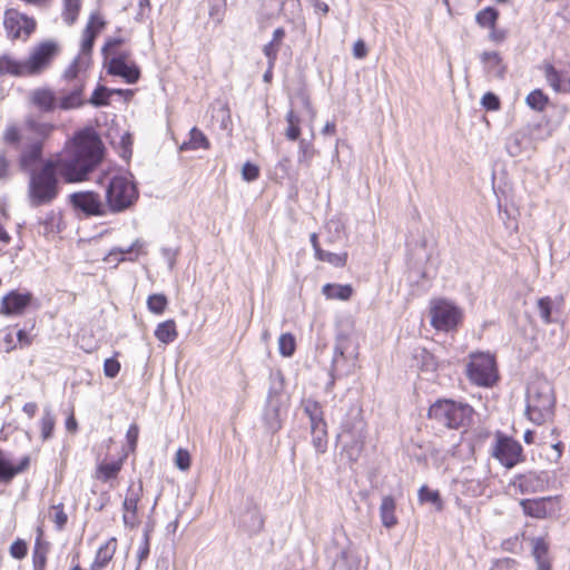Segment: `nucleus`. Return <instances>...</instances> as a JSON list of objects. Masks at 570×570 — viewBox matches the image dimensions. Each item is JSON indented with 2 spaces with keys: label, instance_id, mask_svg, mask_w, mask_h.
Listing matches in <instances>:
<instances>
[{
  "label": "nucleus",
  "instance_id": "obj_32",
  "mask_svg": "<svg viewBox=\"0 0 570 570\" xmlns=\"http://www.w3.org/2000/svg\"><path fill=\"white\" fill-rule=\"evenodd\" d=\"M42 531L38 529V538L36 540L35 549L32 552L33 570H46L48 543L41 541Z\"/></svg>",
  "mask_w": 570,
  "mask_h": 570
},
{
  "label": "nucleus",
  "instance_id": "obj_2",
  "mask_svg": "<svg viewBox=\"0 0 570 570\" xmlns=\"http://www.w3.org/2000/svg\"><path fill=\"white\" fill-rule=\"evenodd\" d=\"M81 60L70 63L65 70L61 85L57 90L39 87L29 92V101L42 114L56 110L68 111L81 108L85 102L86 77L79 75Z\"/></svg>",
  "mask_w": 570,
  "mask_h": 570
},
{
  "label": "nucleus",
  "instance_id": "obj_51",
  "mask_svg": "<svg viewBox=\"0 0 570 570\" xmlns=\"http://www.w3.org/2000/svg\"><path fill=\"white\" fill-rule=\"evenodd\" d=\"M304 411L309 417L311 425L318 423V421H324L321 406L317 402L307 401L304 405Z\"/></svg>",
  "mask_w": 570,
  "mask_h": 570
},
{
  "label": "nucleus",
  "instance_id": "obj_22",
  "mask_svg": "<svg viewBox=\"0 0 570 570\" xmlns=\"http://www.w3.org/2000/svg\"><path fill=\"white\" fill-rule=\"evenodd\" d=\"M29 464L30 458L28 455L21 458L18 464H13L8 454L0 450V481H11L17 474L27 470Z\"/></svg>",
  "mask_w": 570,
  "mask_h": 570
},
{
  "label": "nucleus",
  "instance_id": "obj_62",
  "mask_svg": "<svg viewBox=\"0 0 570 570\" xmlns=\"http://www.w3.org/2000/svg\"><path fill=\"white\" fill-rule=\"evenodd\" d=\"M161 255L166 259L169 271H173L175 267V264H176L178 250L168 248V247H164V248H161Z\"/></svg>",
  "mask_w": 570,
  "mask_h": 570
},
{
  "label": "nucleus",
  "instance_id": "obj_53",
  "mask_svg": "<svg viewBox=\"0 0 570 570\" xmlns=\"http://www.w3.org/2000/svg\"><path fill=\"white\" fill-rule=\"evenodd\" d=\"M175 464L181 471H187L190 468V454L185 449H178L175 455Z\"/></svg>",
  "mask_w": 570,
  "mask_h": 570
},
{
  "label": "nucleus",
  "instance_id": "obj_49",
  "mask_svg": "<svg viewBox=\"0 0 570 570\" xmlns=\"http://www.w3.org/2000/svg\"><path fill=\"white\" fill-rule=\"evenodd\" d=\"M314 154L315 150L312 142L306 139H301L298 144V163L309 166Z\"/></svg>",
  "mask_w": 570,
  "mask_h": 570
},
{
  "label": "nucleus",
  "instance_id": "obj_37",
  "mask_svg": "<svg viewBox=\"0 0 570 570\" xmlns=\"http://www.w3.org/2000/svg\"><path fill=\"white\" fill-rule=\"evenodd\" d=\"M122 466L121 461L101 463L97 469V479L108 482L116 479Z\"/></svg>",
  "mask_w": 570,
  "mask_h": 570
},
{
  "label": "nucleus",
  "instance_id": "obj_10",
  "mask_svg": "<svg viewBox=\"0 0 570 570\" xmlns=\"http://www.w3.org/2000/svg\"><path fill=\"white\" fill-rule=\"evenodd\" d=\"M357 351L346 337L337 338L332 358L331 375L333 379L351 374L356 367ZM334 384L332 380L328 386Z\"/></svg>",
  "mask_w": 570,
  "mask_h": 570
},
{
  "label": "nucleus",
  "instance_id": "obj_41",
  "mask_svg": "<svg viewBox=\"0 0 570 570\" xmlns=\"http://www.w3.org/2000/svg\"><path fill=\"white\" fill-rule=\"evenodd\" d=\"M525 102L531 109L543 111L549 102V98L542 90L535 89L527 96Z\"/></svg>",
  "mask_w": 570,
  "mask_h": 570
},
{
  "label": "nucleus",
  "instance_id": "obj_60",
  "mask_svg": "<svg viewBox=\"0 0 570 570\" xmlns=\"http://www.w3.org/2000/svg\"><path fill=\"white\" fill-rule=\"evenodd\" d=\"M481 104L488 110H498L500 108V100L498 96L492 92L484 94Z\"/></svg>",
  "mask_w": 570,
  "mask_h": 570
},
{
  "label": "nucleus",
  "instance_id": "obj_33",
  "mask_svg": "<svg viewBox=\"0 0 570 570\" xmlns=\"http://www.w3.org/2000/svg\"><path fill=\"white\" fill-rule=\"evenodd\" d=\"M155 336L159 342L164 344L174 342L178 336L175 321L167 320L163 323H159L155 330Z\"/></svg>",
  "mask_w": 570,
  "mask_h": 570
},
{
  "label": "nucleus",
  "instance_id": "obj_44",
  "mask_svg": "<svg viewBox=\"0 0 570 570\" xmlns=\"http://www.w3.org/2000/svg\"><path fill=\"white\" fill-rule=\"evenodd\" d=\"M498 11L494 8L488 7L476 13L475 20L483 28L493 29L498 20Z\"/></svg>",
  "mask_w": 570,
  "mask_h": 570
},
{
  "label": "nucleus",
  "instance_id": "obj_35",
  "mask_svg": "<svg viewBox=\"0 0 570 570\" xmlns=\"http://www.w3.org/2000/svg\"><path fill=\"white\" fill-rule=\"evenodd\" d=\"M414 358L422 371L434 372L439 367L436 357L425 348H416Z\"/></svg>",
  "mask_w": 570,
  "mask_h": 570
},
{
  "label": "nucleus",
  "instance_id": "obj_12",
  "mask_svg": "<svg viewBox=\"0 0 570 570\" xmlns=\"http://www.w3.org/2000/svg\"><path fill=\"white\" fill-rule=\"evenodd\" d=\"M59 50L58 43L52 40H47L36 46L26 60L28 76L39 75L49 68Z\"/></svg>",
  "mask_w": 570,
  "mask_h": 570
},
{
  "label": "nucleus",
  "instance_id": "obj_27",
  "mask_svg": "<svg viewBox=\"0 0 570 570\" xmlns=\"http://www.w3.org/2000/svg\"><path fill=\"white\" fill-rule=\"evenodd\" d=\"M26 67V60L20 61L9 55L0 56V75L24 77L28 76Z\"/></svg>",
  "mask_w": 570,
  "mask_h": 570
},
{
  "label": "nucleus",
  "instance_id": "obj_42",
  "mask_svg": "<svg viewBox=\"0 0 570 570\" xmlns=\"http://www.w3.org/2000/svg\"><path fill=\"white\" fill-rule=\"evenodd\" d=\"M55 424V415L51 413L49 407H46L43 410V415L40 420L41 439L43 441H47L52 438Z\"/></svg>",
  "mask_w": 570,
  "mask_h": 570
},
{
  "label": "nucleus",
  "instance_id": "obj_23",
  "mask_svg": "<svg viewBox=\"0 0 570 570\" xmlns=\"http://www.w3.org/2000/svg\"><path fill=\"white\" fill-rule=\"evenodd\" d=\"M118 542L115 537L101 544L95 556L89 570H105L117 551Z\"/></svg>",
  "mask_w": 570,
  "mask_h": 570
},
{
  "label": "nucleus",
  "instance_id": "obj_34",
  "mask_svg": "<svg viewBox=\"0 0 570 570\" xmlns=\"http://www.w3.org/2000/svg\"><path fill=\"white\" fill-rule=\"evenodd\" d=\"M532 553L535 559L538 570L551 569L548 558V544L543 539L539 538L534 540Z\"/></svg>",
  "mask_w": 570,
  "mask_h": 570
},
{
  "label": "nucleus",
  "instance_id": "obj_1",
  "mask_svg": "<svg viewBox=\"0 0 570 570\" xmlns=\"http://www.w3.org/2000/svg\"><path fill=\"white\" fill-rule=\"evenodd\" d=\"M55 129L53 124L29 115L23 119L21 128L10 124L3 131V141L20 149L21 170L30 175L28 200L31 207L49 205L58 197L59 174L68 183L85 180L102 157L100 138L87 128L75 135L62 154L46 159L35 169V165L42 158L45 141Z\"/></svg>",
  "mask_w": 570,
  "mask_h": 570
},
{
  "label": "nucleus",
  "instance_id": "obj_63",
  "mask_svg": "<svg viewBox=\"0 0 570 570\" xmlns=\"http://www.w3.org/2000/svg\"><path fill=\"white\" fill-rule=\"evenodd\" d=\"M353 56L356 59H363L367 56V48H366L365 42L362 39H358L357 41H355V43L353 46Z\"/></svg>",
  "mask_w": 570,
  "mask_h": 570
},
{
  "label": "nucleus",
  "instance_id": "obj_52",
  "mask_svg": "<svg viewBox=\"0 0 570 570\" xmlns=\"http://www.w3.org/2000/svg\"><path fill=\"white\" fill-rule=\"evenodd\" d=\"M281 46H282V43L274 42L273 40H271L268 43H266L263 47V52H264L265 57L267 58V62H268V65H271V67L275 66Z\"/></svg>",
  "mask_w": 570,
  "mask_h": 570
},
{
  "label": "nucleus",
  "instance_id": "obj_26",
  "mask_svg": "<svg viewBox=\"0 0 570 570\" xmlns=\"http://www.w3.org/2000/svg\"><path fill=\"white\" fill-rule=\"evenodd\" d=\"M481 60L488 73L502 79L505 75V66L502 62L500 55L495 51H484L481 55Z\"/></svg>",
  "mask_w": 570,
  "mask_h": 570
},
{
  "label": "nucleus",
  "instance_id": "obj_46",
  "mask_svg": "<svg viewBox=\"0 0 570 570\" xmlns=\"http://www.w3.org/2000/svg\"><path fill=\"white\" fill-rule=\"evenodd\" d=\"M296 348L295 337L291 333H284L278 338V351L285 356L289 357L294 354Z\"/></svg>",
  "mask_w": 570,
  "mask_h": 570
},
{
  "label": "nucleus",
  "instance_id": "obj_17",
  "mask_svg": "<svg viewBox=\"0 0 570 570\" xmlns=\"http://www.w3.org/2000/svg\"><path fill=\"white\" fill-rule=\"evenodd\" d=\"M238 523L248 534H257L263 530L265 519L259 505L253 499L246 500L245 508L239 514Z\"/></svg>",
  "mask_w": 570,
  "mask_h": 570
},
{
  "label": "nucleus",
  "instance_id": "obj_45",
  "mask_svg": "<svg viewBox=\"0 0 570 570\" xmlns=\"http://www.w3.org/2000/svg\"><path fill=\"white\" fill-rule=\"evenodd\" d=\"M146 248L147 243L140 238H137L129 247L122 248V252H125V256H127V262H136L140 255L147 254Z\"/></svg>",
  "mask_w": 570,
  "mask_h": 570
},
{
  "label": "nucleus",
  "instance_id": "obj_21",
  "mask_svg": "<svg viewBox=\"0 0 570 570\" xmlns=\"http://www.w3.org/2000/svg\"><path fill=\"white\" fill-rule=\"evenodd\" d=\"M108 73L119 76L128 83H136L140 71L135 63H127L124 56L112 57L108 63Z\"/></svg>",
  "mask_w": 570,
  "mask_h": 570
},
{
  "label": "nucleus",
  "instance_id": "obj_11",
  "mask_svg": "<svg viewBox=\"0 0 570 570\" xmlns=\"http://www.w3.org/2000/svg\"><path fill=\"white\" fill-rule=\"evenodd\" d=\"M491 454L507 469H513L525 461L522 445L517 440L501 432L495 434V442L492 445Z\"/></svg>",
  "mask_w": 570,
  "mask_h": 570
},
{
  "label": "nucleus",
  "instance_id": "obj_59",
  "mask_svg": "<svg viewBox=\"0 0 570 570\" xmlns=\"http://www.w3.org/2000/svg\"><path fill=\"white\" fill-rule=\"evenodd\" d=\"M120 371V363L116 358H107L104 363V373L107 377L114 379Z\"/></svg>",
  "mask_w": 570,
  "mask_h": 570
},
{
  "label": "nucleus",
  "instance_id": "obj_58",
  "mask_svg": "<svg viewBox=\"0 0 570 570\" xmlns=\"http://www.w3.org/2000/svg\"><path fill=\"white\" fill-rule=\"evenodd\" d=\"M27 544L24 541L18 539L10 546V554L14 559H22L27 554Z\"/></svg>",
  "mask_w": 570,
  "mask_h": 570
},
{
  "label": "nucleus",
  "instance_id": "obj_47",
  "mask_svg": "<svg viewBox=\"0 0 570 570\" xmlns=\"http://www.w3.org/2000/svg\"><path fill=\"white\" fill-rule=\"evenodd\" d=\"M167 305L168 301L164 294H153L147 299L148 309L156 315L163 314Z\"/></svg>",
  "mask_w": 570,
  "mask_h": 570
},
{
  "label": "nucleus",
  "instance_id": "obj_55",
  "mask_svg": "<svg viewBox=\"0 0 570 570\" xmlns=\"http://www.w3.org/2000/svg\"><path fill=\"white\" fill-rule=\"evenodd\" d=\"M106 263H114L115 267L122 262H127V256H125V252H122L121 247H114L109 250L107 256L104 258Z\"/></svg>",
  "mask_w": 570,
  "mask_h": 570
},
{
  "label": "nucleus",
  "instance_id": "obj_36",
  "mask_svg": "<svg viewBox=\"0 0 570 570\" xmlns=\"http://www.w3.org/2000/svg\"><path fill=\"white\" fill-rule=\"evenodd\" d=\"M537 309L539 316L544 324L556 323L557 320L552 316L554 311V302L550 296H544L538 299Z\"/></svg>",
  "mask_w": 570,
  "mask_h": 570
},
{
  "label": "nucleus",
  "instance_id": "obj_64",
  "mask_svg": "<svg viewBox=\"0 0 570 570\" xmlns=\"http://www.w3.org/2000/svg\"><path fill=\"white\" fill-rule=\"evenodd\" d=\"M515 564H517L515 560L510 559V558H504V559L495 561L492 569H490V570H495V569L511 570Z\"/></svg>",
  "mask_w": 570,
  "mask_h": 570
},
{
  "label": "nucleus",
  "instance_id": "obj_30",
  "mask_svg": "<svg viewBox=\"0 0 570 570\" xmlns=\"http://www.w3.org/2000/svg\"><path fill=\"white\" fill-rule=\"evenodd\" d=\"M312 443L317 453H325L327 450V424L325 421L311 425Z\"/></svg>",
  "mask_w": 570,
  "mask_h": 570
},
{
  "label": "nucleus",
  "instance_id": "obj_7",
  "mask_svg": "<svg viewBox=\"0 0 570 570\" xmlns=\"http://www.w3.org/2000/svg\"><path fill=\"white\" fill-rule=\"evenodd\" d=\"M136 185L126 176H115L106 189V207L110 213H120L138 199Z\"/></svg>",
  "mask_w": 570,
  "mask_h": 570
},
{
  "label": "nucleus",
  "instance_id": "obj_15",
  "mask_svg": "<svg viewBox=\"0 0 570 570\" xmlns=\"http://www.w3.org/2000/svg\"><path fill=\"white\" fill-rule=\"evenodd\" d=\"M70 203L75 209L86 216H104L108 213L106 204L94 191H79L70 195Z\"/></svg>",
  "mask_w": 570,
  "mask_h": 570
},
{
  "label": "nucleus",
  "instance_id": "obj_25",
  "mask_svg": "<svg viewBox=\"0 0 570 570\" xmlns=\"http://www.w3.org/2000/svg\"><path fill=\"white\" fill-rule=\"evenodd\" d=\"M530 146L528 130L522 129L512 134L507 140V151L511 157H517Z\"/></svg>",
  "mask_w": 570,
  "mask_h": 570
},
{
  "label": "nucleus",
  "instance_id": "obj_19",
  "mask_svg": "<svg viewBox=\"0 0 570 570\" xmlns=\"http://www.w3.org/2000/svg\"><path fill=\"white\" fill-rule=\"evenodd\" d=\"M142 495V484L139 482L137 487L131 484L128 490L127 494L125 497V500L122 502V521L125 527H128L130 529L136 528L139 524L137 510H138V503Z\"/></svg>",
  "mask_w": 570,
  "mask_h": 570
},
{
  "label": "nucleus",
  "instance_id": "obj_56",
  "mask_svg": "<svg viewBox=\"0 0 570 570\" xmlns=\"http://www.w3.org/2000/svg\"><path fill=\"white\" fill-rule=\"evenodd\" d=\"M242 177L246 181H254L259 177V168L256 165L247 161L243 165Z\"/></svg>",
  "mask_w": 570,
  "mask_h": 570
},
{
  "label": "nucleus",
  "instance_id": "obj_31",
  "mask_svg": "<svg viewBox=\"0 0 570 570\" xmlns=\"http://www.w3.org/2000/svg\"><path fill=\"white\" fill-rule=\"evenodd\" d=\"M322 293L327 299L347 301L353 294V288L348 284H325Z\"/></svg>",
  "mask_w": 570,
  "mask_h": 570
},
{
  "label": "nucleus",
  "instance_id": "obj_9",
  "mask_svg": "<svg viewBox=\"0 0 570 570\" xmlns=\"http://www.w3.org/2000/svg\"><path fill=\"white\" fill-rule=\"evenodd\" d=\"M465 374L472 384L483 387L494 385L499 379L494 357L482 352L470 355Z\"/></svg>",
  "mask_w": 570,
  "mask_h": 570
},
{
  "label": "nucleus",
  "instance_id": "obj_5",
  "mask_svg": "<svg viewBox=\"0 0 570 570\" xmlns=\"http://www.w3.org/2000/svg\"><path fill=\"white\" fill-rule=\"evenodd\" d=\"M474 410L466 403L439 400L429 409V417L448 429H460L472 422Z\"/></svg>",
  "mask_w": 570,
  "mask_h": 570
},
{
  "label": "nucleus",
  "instance_id": "obj_48",
  "mask_svg": "<svg viewBox=\"0 0 570 570\" xmlns=\"http://www.w3.org/2000/svg\"><path fill=\"white\" fill-rule=\"evenodd\" d=\"M80 10V0H63V20L68 24H72L79 13Z\"/></svg>",
  "mask_w": 570,
  "mask_h": 570
},
{
  "label": "nucleus",
  "instance_id": "obj_20",
  "mask_svg": "<svg viewBox=\"0 0 570 570\" xmlns=\"http://www.w3.org/2000/svg\"><path fill=\"white\" fill-rule=\"evenodd\" d=\"M32 295L28 292L20 293L11 291L2 297L0 303V314L4 316L22 315L27 306L30 304Z\"/></svg>",
  "mask_w": 570,
  "mask_h": 570
},
{
  "label": "nucleus",
  "instance_id": "obj_39",
  "mask_svg": "<svg viewBox=\"0 0 570 570\" xmlns=\"http://www.w3.org/2000/svg\"><path fill=\"white\" fill-rule=\"evenodd\" d=\"M419 501L421 503H431L438 511L443 509V501L438 490H431L428 485H422L419 490Z\"/></svg>",
  "mask_w": 570,
  "mask_h": 570
},
{
  "label": "nucleus",
  "instance_id": "obj_38",
  "mask_svg": "<svg viewBox=\"0 0 570 570\" xmlns=\"http://www.w3.org/2000/svg\"><path fill=\"white\" fill-rule=\"evenodd\" d=\"M287 129L285 136L288 140H298L301 136V117L291 109L286 115Z\"/></svg>",
  "mask_w": 570,
  "mask_h": 570
},
{
  "label": "nucleus",
  "instance_id": "obj_6",
  "mask_svg": "<svg viewBox=\"0 0 570 570\" xmlns=\"http://www.w3.org/2000/svg\"><path fill=\"white\" fill-rule=\"evenodd\" d=\"M430 318L433 328L450 333L458 330L464 318V312L451 299L434 298L430 303Z\"/></svg>",
  "mask_w": 570,
  "mask_h": 570
},
{
  "label": "nucleus",
  "instance_id": "obj_28",
  "mask_svg": "<svg viewBox=\"0 0 570 570\" xmlns=\"http://www.w3.org/2000/svg\"><path fill=\"white\" fill-rule=\"evenodd\" d=\"M210 142L205 134L199 130L197 127H193L189 131L188 140L184 141L179 146L180 151L187 150H198V149H209Z\"/></svg>",
  "mask_w": 570,
  "mask_h": 570
},
{
  "label": "nucleus",
  "instance_id": "obj_3",
  "mask_svg": "<svg viewBox=\"0 0 570 570\" xmlns=\"http://www.w3.org/2000/svg\"><path fill=\"white\" fill-rule=\"evenodd\" d=\"M556 395L550 381L544 377L532 380L527 387L525 414L537 425L551 420L554 413Z\"/></svg>",
  "mask_w": 570,
  "mask_h": 570
},
{
  "label": "nucleus",
  "instance_id": "obj_50",
  "mask_svg": "<svg viewBox=\"0 0 570 570\" xmlns=\"http://www.w3.org/2000/svg\"><path fill=\"white\" fill-rule=\"evenodd\" d=\"M227 2L226 0H208L209 17L216 22L223 21Z\"/></svg>",
  "mask_w": 570,
  "mask_h": 570
},
{
  "label": "nucleus",
  "instance_id": "obj_18",
  "mask_svg": "<svg viewBox=\"0 0 570 570\" xmlns=\"http://www.w3.org/2000/svg\"><path fill=\"white\" fill-rule=\"evenodd\" d=\"M520 505L525 515L537 519L549 518L559 510L558 500L552 497L523 499L520 501Z\"/></svg>",
  "mask_w": 570,
  "mask_h": 570
},
{
  "label": "nucleus",
  "instance_id": "obj_4",
  "mask_svg": "<svg viewBox=\"0 0 570 570\" xmlns=\"http://www.w3.org/2000/svg\"><path fill=\"white\" fill-rule=\"evenodd\" d=\"M337 441L342 445V454L350 462H356L363 451L365 441V423L361 409L352 407L341 425Z\"/></svg>",
  "mask_w": 570,
  "mask_h": 570
},
{
  "label": "nucleus",
  "instance_id": "obj_24",
  "mask_svg": "<svg viewBox=\"0 0 570 570\" xmlns=\"http://www.w3.org/2000/svg\"><path fill=\"white\" fill-rule=\"evenodd\" d=\"M544 77L548 85L556 92H570V75L562 76L552 65H547L544 67Z\"/></svg>",
  "mask_w": 570,
  "mask_h": 570
},
{
  "label": "nucleus",
  "instance_id": "obj_61",
  "mask_svg": "<svg viewBox=\"0 0 570 570\" xmlns=\"http://www.w3.org/2000/svg\"><path fill=\"white\" fill-rule=\"evenodd\" d=\"M138 435H139V429L138 425L131 424L126 433V439L128 442L129 448L134 451L137 446L138 442Z\"/></svg>",
  "mask_w": 570,
  "mask_h": 570
},
{
  "label": "nucleus",
  "instance_id": "obj_43",
  "mask_svg": "<svg viewBox=\"0 0 570 570\" xmlns=\"http://www.w3.org/2000/svg\"><path fill=\"white\" fill-rule=\"evenodd\" d=\"M111 96L110 89L105 86H98L91 97L86 100L85 104H90L94 107H102L109 105V98Z\"/></svg>",
  "mask_w": 570,
  "mask_h": 570
},
{
  "label": "nucleus",
  "instance_id": "obj_57",
  "mask_svg": "<svg viewBox=\"0 0 570 570\" xmlns=\"http://www.w3.org/2000/svg\"><path fill=\"white\" fill-rule=\"evenodd\" d=\"M149 553H150V541H148V538H142L141 539V542L139 544V548L137 550V561H138V564H137V568L136 570H139L141 563L148 559L149 557Z\"/></svg>",
  "mask_w": 570,
  "mask_h": 570
},
{
  "label": "nucleus",
  "instance_id": "obj_40",
  "mask_svg": "<svg viewBox=\"0 0 570 570\" xmlns=\"http://www.w3.org/2000/svg\"><path fill=\"white\" fill-rule=\"evenodd\" d=\"M315 257L318 261L326 262L335 267H342L346 264L347 261V254L346 253H331L327 250H324L322 248H316Z\"/></svg>",
  "mask_w": 570,
  "mask_h": 570
},
{
  "label": "nucleus",
  "instance_id": "obj_29",
  "mask_svg": "<svg viewBox=\"0 0 570 570\" xmlns=\"http://www.w3.org/2000/svg\"><path fill=\"white\" fill-rule=\"evenodd\" d=\"M395 508L396 503L393 497L385 495L382 499L381 505H380V517L382 524L391 529L397 523V518L395 515Z\"/></svg>",
  "mask_w": 570,
  "mask_h": 570
},
{
  "label": "nucleus",
  "instance_id": "obj_54",
  "mask_svg": "<svg viewBox=\"0 0 570 570\" xmlns=\"http://www.w3.org/2000/svg\"><path fill=\"white\" fill-rule=\"evenodd\" d=\"M52 510L55 511L52 515V521L56 524L58 530H62L68 521V515L63 511V505L60 503L58 505H53Z\"/></svg>",
  "mask_w": 570,
  "mask_h": 570
},
{
  "label": "nucleus",
  "instance_id": "obj_13",
  "mask_svg": "<svg viewBox=\"0 0 570 570\" xmlns=\"http://www.w3.org/2000/svg\"><path fill=\"white\" fill-rule=\"evenodd\" d=\"M549 482L548 473L544 471H528L513 476L509 485L520 494H532L542 492Z\"/></svg>",
  "mask_w": 570,
  "mask_h": 570
},
{
  "label": "nucleus",
  "instance_id": "obj_8",
  "mask_svg": "<svg viewBox=\"0 0 570 570\" xmlns=\"http://www.w3.org/2000/svg\"><path fill=\"white\" fill-rule=\"evenodd\" d=\"M289 397L283 391L282 385L269 387L262 419L265 428L275 433L279 431L287 416Z\"/></svg>",
  "mask_w": 570,
  "mask_h": 570
},
{
  "label": "nucleus",
  "instance_id": "obj_16",
  "mask_svg": "<svg viewBox=\"0 0 570 570\" xmlns=\"http://www.w3.org/2000/svg\"><path fill=\"white\" fill-rule=\"evenodd\" d=\"M3 24L8 37L12 40H26L36 27V23L32 19L20 14L16 10L6 11Z\"/></svg>",
  "mask_w": 570,
  "mask_h": 570
},
{
  "label": "nucleus",
  "instance_id": "obj_14",
  "mask_svg": "<svg viewBox=\"0 0 570 570\" xmlns=\"http://www.w3.org/2000/svg\"><path fill=\"white\" fill-rule=\"evenodd\" d=\"M104 27V22L96 18L91 17L89 22L87 23L86 29L83 30L82 35V41H81V48L80 53L73 59L71 63H75L78 60H81V65H79V75H83L86 78V70L89 67L90 63V52L94 47V41L97 36V33L100 31V29Z\"/></svg>",
  "mask_w": 570,
  "mask_h": 570
}]
</instances>
